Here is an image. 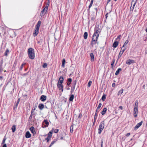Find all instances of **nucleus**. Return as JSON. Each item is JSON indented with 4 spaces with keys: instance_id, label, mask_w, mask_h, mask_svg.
<instances>
[{
    "instance_id": "cd10ccee",
    "label": "nucleus",
    "mask_w": 147,
    "mask_h": 147,
    "mask_svg": "<svg viewBox=\"0 0 147 147\" xmlns=\"http://www.w3.org/2000/svg\"><path fill=\"white\" fill-rule=\"evenodd\" d=\"M128 42H129L128 40H126L125 41V43H124L122 47H121L122 49H123V48L125 46L127 45V43H128Z\"/></svg>"
},
{
    "instance_id": "338daca9",
    "label": "nucleus",
    "mask_w": 147,
    "mask_h": 147,
    "mask_svg": "<svg viewBox=\"0 0 147 147\" xmlns=\"http://www.w3.org/2000/svg\"><path fill=\"white\" fill-rule=\"evenodd\" d=\"M3 78V77L2 76H0V79L1 80Z\"/></svg>"
},
{
    "instance_id": "052dcab7",
    "label": "nucleus",
    "mask_w": 147,
    "mask_h": 147,
    "mask_svg": "<svg viewBox=\"0 0 147 147\" xmlns=\"http://www.w3.org/2000/svg\"><path fill=\"white\" fill-rule=\"evenodd\" d=\"M98 111L97 110H96L95 113H96L97 114H98Z\"/></svg>"
},
{
    "instance_id": "6e6552de",
    "label": "nucleus",
    "mask_w": 147,
    "mask_h": 147,
    "mask_svg": "<svg viewBox=\"0 0 147 147\" xmlns=\"http://www.w3.org/2000/svg\"><path fill=\"white\" fill-rule=\"evenodd\" d=\"M57 86L58 88L59 89V90H61V92H62L63 91V84H60L57 83Z\"/></svg>"
},
{
    "instance_id": "423d86ee",
    "label": "nucleus",
    "mask_w": 147,
    "mask_h": 147,
    "mask_svg": "<svg viewBox=\"0 0 147 147\" xmlns=\"http://www.w3.org/2000/svg\"><path fill=\"white\" fill-rule=\"evenodd\" d=\"M49 125V123L48 121L47 120H45L42 123V126L43 128H45L47 127Z\"/></svg>"
},
{
    "instance_id": "aec40b11",
    "label": "nucleus",
    "mask_w": 147,
    "mask_h": 147,
    "mask_svg": "<svg viewBox=\"0 0 147 147\" xmlns=\"http://www.w3.org/2000/svg\"><path fill=\"white\" fill-rule=\"evenodd\" d=\"M20 98H19L18 99V101H17V103H16V105L15 106H14L13 107V109L14 110H15L16 109L17 107L18 106L19 104V103L20 102Z\"/></svg>"
},
{
    "instance_id": "680f3d73",
    "label": "nucleus",
    "mask_w": 147,
    "mask_h": 147,
    "mask_svg": "<svg viewBox=\"0 0 147 147\" xmlns=\"http://www.w3.org/2000/svg\"><path fill=\"white\" fill-rule=\"evenodd\" d=\"M101 144L103 145V140H101Z\"/></svg>"
},
{
    "instance_id": "c756f323",
    "label": "nucleus",
    "mask_w": 147,
    "mask_h": 147,
    "mask_svg": "<svg viewBox=\"0 0 147 147\" xmlns=\"http://www.w3.org/2000/svg\"><path fill=\"white\" fill-rule=\"evenodd\" d=\"M115 59H113L111 63V68L113 69V65L114 63L115 62Z\"/></svg>"
},
{
    "instance_id": "2eb2a0df",
    "label": "nucleus",
    "mask_w": 147,
    "mask_h": 147,
    "mask_svg": "<svg viewBox=\"0 0 147 147\" xmlns=\"http://www.w3.org/2000/svg\"><path fill=\"white\" fill-rule=\"evenodd\" d=\"M25 136L26 138H29L31 137V134L29 131L26 132Z\"/></svg>"
},
{
    "instance_id": "5701e85b",
    "label": "nucleus",
    "mask_w": 147,
    "mask_h": 147,
    "mask_svg": "<svg viewBox=\"0 0 147 147\" xmlns=\"http://www.w3.org/2000/svg\"><path fill=\"white\" fill-rule=\"evenodd\" d=\"M137 0L136 1H135L134 0H132L131 1V5L133 7H134V6L135 5L136 3Z\"/></svg>"
},
{
    "instance_id": "c85d7f7f",
    "label": "nucleus",
    "mask_w": 147,
    "mask_h": 147,
    "mask_svg": "<svg viewBox=\"0 0 147 147\" xmlns=\"http://www.w3.org/2000/svg\"><path fill=\"white\" fill-rule=\"evenodd\" d=\"M88 36V33L85 32L84 33V38L85 39H86L87 38Z\"/></svg>"
},
{
    "instance_id": "a19ab883",
    "label": "nucleus",
    "mask_w": 147,
    "mask_h": 147,
    "mask_svg": "<svg viewBox=\"0 0 147 147\" xmlns=\"http://www.w3.org/2000/svg\"><path fill=\"white\" fill-rule=\"evenodd\" d=\"M92 83V82L91 81H89L88 83V86L90 87V86L91 84Z\"/></svg>"
},
{
    "instance_id": "58836bf2",
    "label": "nucleus",
    "mask_w": 147,
    "mask_h": 147,
    "mask_svg": "<svg viewBox=\"0 0 147 147\" xmlns=\"http://www.w3.org/2000/svg\"><path fill=\"white\" fill-rule=\"evenodd\" d=\"M134 9V7H133L131 5L130 8V11H132Z\"/></svg>"
},
{
    "instance_id": "72a5a7b5",
    "label": "nucleus",
    "mask_w": 147,
    "mask_h": 147,
    "mask_svg": "<svg viewBox=\"0 0 147 147\" xmlns=\"http://www.w3.org/2000/svg\"><path fill=\"white\" fill-rule=\"evenodd\" d=\"M106 94H103L102 96L101 99L103 101H104L106 98Z\"/></svg>"
},
{
    "instance_id": "20e7f679",
    "label": "nucleus",
    "mask_w": 147,
    "mask_h": 147,
    "mask_svg": "<svg viewBox=\"0 0 147 147\" xmlns=\"http://www.w3.org/2000/svg\"><path fill=\"white\" fill-rule=\"evenodd\" d=\"M105 127V121H103L100 123L98 129V134H100L102 131Z\"/></svg>"
},
{
    "instance_id": "ddd939ff",
    "label": "nucleus",
    "mask_w": 147,
    "mask_h": 147,
    "mask_svg": "<svg viewBox=\"0 0 147 147\" xmlns=\"http://www.w3.org/2000/svg\"><path fill=\"white\" fill-rule=\"evenodd\" d=\"M30 130L31 132L33 134V135H34L36 134V132L35 131L34 128L32 127L30 128Z\"/></svg>"
},
{
    "instance_id": "864d4df0",
    "label": "nucleus",
    "mask_w": 147,
    "mask_h": 147,
    "mask_svg": "<svg viewBox=\"0 0 147 147\" xmlns=\"http://www.w3.org/2000/svg\"><path fill=\"white\" fill-rule=\"evenodd\" d=\"M119 108L121 110H122L123 109V107L122 106H120L119 107Z\"/></svg>"
},
{
    "instance_id": "9b49d317",
    "label": "nucleus",
    "mask_w": 147,
    "mask_h": 147,
    "mask_svg": "<svg viewBox=\"0 0 147 147\" xmlns=\"http://www.w3.org/2000/svg\"><path fill=\"white\" fill-rule=\"evenodd\" d=\"M52 134V133L51 131H50L49 133L47 138H46V140H47V142H49V140L51 137Z\"/></svg>"
},
{
    "instance_id": "dca6fc26",
    "label": "nucleus",
    "mask_w": 147,
    "mask_h": 147,
    "mask_svg": "<svg viewBox=\"0 0 147 147\" xmlns=\"http://www.w3.org/2000/svg\"><path fill=\"white\" fill-rule=\"evenodd\" d=\"M47 98V96L45 95H42L41 96L40 99L42 101H44Z\"/></svg>"
},
{
    "instance_id": "6ab92c4d",
    "label": "nucleus",
    "mask_w": 147,
    "mask_h": 147,
    "mask_svg": "<svg viewBox=\"0 0 147 147\" xmlns=\"http://www.w3.org/2000/svg\"><path fill=\"white\" fill-rule=\"evenodd\" d=\"M90 56L91 58V60L92 61H94V56L92 53L90 54Z\"/></svg>"
},
{
    "instance_id": "0eeeda50",
    "label": "nucleus",
    "mask_w": 147,
    "mask_h": 147,
    "mask_svg": "<svg viewBox=\"0 0 147 147\" xmlns=\"http://www.w3.org/2000/svg\"><path fill=\"white\" fill-rule=\"evenodd\" d=\"M125 48H124L123 49H122V48H121V50L118 55V57L117 58V61L121 57L122 55L123 54V53L124 52V51H125Z\"/></svg>"
},
{
    "instance_id": "f704fd0d",
    "label": "nucleus",
    "mask_w": 147,
    "mask_h": 147,
    "mask_svg": "<svg viewBox=\"0 0 147 147\" xmlns=\"http://www.w3.org/2000/svg\"><path fill=\"white\" fill-rule=\"evenodd\" d=\"M74 126L73 125L70 126V132L71 133H72L73 131Z\"/></svg>"
},
{
    "instance_id": "4468645a",
    "label": "nucleus",
    "mask_w": 147,
    "mask_h": 147,
    "mask_svg": "<svg viewBox=\"0 0 147 147\" xmlns=\"http://www.w3.org/2000/svg\"><path fill=\"white\" fill-rule=\"evenodd\" d=\"M64 80L63 78V76H61L59 78V80L58 82V83L62 84Z\"/></svg>"
},
{
    "instance_id": "49530a36",
    "label": "nucleus",
    "mask_w": 147,
    "mask_h": 147,
    "mask_svg": "<svg viewBox=\"0 0 147 147\" xmlns=\"http://www.w3.org/2000/svg\"><path fill=\"white\" fill-rule=\"evenodd\" d=\"M61 136L60 135H57V140H59V139L60 138V137H61Z\"/></svg>"
},
{
    "instance_id": "09e8293b",
    "label": "nucleus",
    "mask_w": 147,
    "mask_h": 147,
    "mask_svg": "<svg viewBox=\"0 0 147 147\" xmlns=\"http://www.w3.org/2000/svg\"><path fill=\"white\" fill-rule=\"evenodd\" d=\"M130 135V133H128L126 134L125 136L127 137L129 136Z\"/></svg>"
},
{
    "instance_id": "7ed1b4c3",
    "label": "nucleus",
    "mask_w": 147,
    "mask_h": 147,
    "mask_svg": "<svg viewBox=\"0 0 147 147\" xmlns=\"http://www.w3.org/2000/svg\"><path fill=\"white\" fill-rule=\"evenodd\" d=\"M41 21H39L38 22L35 27V29L33 33V35L34 36H36L39 32V30L41 24Z\"/></svg>"
},
{
    "instance_id": "4d7b16f0",
    "label": "nucleus",
    "mask_w": 147,
    "mask_h": 147,
    "mask_svg": "<svg viewBox=\"0 0 147 147\" xmlns=\"http://www.w3.org/2000/svg\"><path fill=\"white\" fill-rule=\"evenodd\" d=\"M63 139V137L62 136H61V137H60V138L59 139V140H62Z\"/></svg>"
},
{
    "instance_id": "69168bd1",
    "label": "nucleus",
    "mask_w": 147,
    "mask_h": 147,
    "mask_svg": "<svg viewBox=\"0 0 147 147\" xmlns=\"http://www.w3.org/2000/svg\"><path fill=\"white\" fill-rule=\"evenodd\" d=\"M100 108H98V107L97 108L96 110H98Z\"/></svg>"
},
{
    "instance_id": "f8f14e48",
    "label": "nucleus",
    "mask_w": 147,
    "mask_h": 147,
    "mask_svg": "<svg viewBox=\"0 0 147 147\" xmlns=\"http://www.w3.org/2000/svg\"><path fill=\"white\" fill-rule=\"evenodd\" d=\"M135 62L134 60H131V59H128L126 61V64H128L129 65H130L131 64L133 63H134Z\"/></svg>"
},
{
    "instance_id": "3c124183",
    "label": "nucleus",
    "mask_w": 147,
    "mask_h": 147,
    "mask_svg": "<svg viewBox=\"0 0 147 147\" xmlns=\"http://www.w3.org/2000/svg\"><path fill=\"white\" fill-rule=\"evenodd\" d=\"M65 88L67 90L70 89V88L67 86H66Z\"/></svg>"
},
{
    "instance_id": "c9c22d12",
    "label": "nucleus",
    "mask_w": 147,
    "mask_h": 147,
    "mask_svg": "<svg viewBox=\"0 0 147 147\" xmlns=\"http://www.w3.org/2000/svg\"><path fill=\"white\" fill-rule=\"evenodd\" d=\"M9 51L8 49H7L6 50L4 54V55L5 56H7L8 55V54L9 53Z\"/></svg>"
},
{
    "instance_id": "a18cd8bd",
    "label": "nucleus",
    "mask_w": 147,
    "mask_h": 147,
    "mask_svg": "<svg viewBox=\"0 0 147 147\" xmlns=\"http://www.w3.org/2000/svg\"><path fill=\"white\" fill-rule=\"evenodd\" d=\"M6 140V138H4V139H3L2 141V144H4L5 142V140Z\"/></svg>"
},
{
    "instance_id": "13d9d810",
    "label": "nucleus",
    "mask_w": 147,
    "mask_h": 147,
    "mask_svg": "<svg viewBox=\"0 0 147 147\" xmlns=\"http://www.w3.org/2000/svg\"><path fill=\"white\" fill-rule=\"evenodd\" d=\"M2 147H7V145H6V144H4L3 146Z\"/></svg>"
},
{
    "instance_id": "412c9836",
    "label": "nucleus",
    "mask_w": 147,
    "mask_h": 147,
    "mask_svg": "<svg viewBox=\"0 0 147 147\" xmlns=\"http://www.w3.org/2000/svg\"><path fill=\"white\" fill-rule=\"evenodd\" d=\"M107 111V109L106 108H103V110L101 112V114L102 115H105Z\"/></svg>"
},
{
    "instance_id": "f257e3e1",
    "label": "nucleus",
    "mask_w": 147,
    "mask_h": 147,
    "mask_svg": "<svg viewBox=\"0 0 147 147\" xmlns=\"http://www.w3.org/2000/svg\"><path fill=\"white\" fill-rule=\"evenodd\" d=\"M99 31L98 30L95 29L94 33L93 35L91 44H95L99 36Z\"/></svg>"
},
{
    "instance_id": "c03bdc74",
    "label": "nucleus",
    "mask_w": 147,
    "mask_h": 147,
    "mask_svg": "<svg viewBox=\"0 0 147 147\" xmlns=\"http://www.w3.org/2000/svg\"><path fill=\"white\" fill-rule=\"evenodd\" d=\"M55 141H53L51 143V144H50V146H49V147H50L53 144H54V143H55Z\"/></svg>"
},
{
    "instance_id": "39448f33",
    "label": "nucleus",
    "mask_w": 147,
    "mask_h": 147,
    "mask_svg": "<svg viewBox=\"0 0 147 147\" xmlns=\"http://www.w3.org/2000/svg\"><path fill=\"white\" fill-rule=\"evenodd\" d=\"M48 6H47L42 9L40 13V16H43L46 13L48 9Z\"/></svg>"
},
{
    "instance_id": "2f4dec72",
    "label": "nucleus",
    "mask_w": 147,
    "mask_h": 147,
    "mask_svg": "<svg viewBox=\"0 0 147 147\" xmlns=\"http://www.w3.org/2000/svg\"><path fill=\"white\" fill-rule=\"evenodd\" d=\"M138 101L137 100H136L135 102V103L134 108H138Z\"/></svg>"
},
{
    "instance_id": "774afa93",
    "label": "nucleus",
    "mask_w": 147,
    "mask_h": 147,
    "mask_svg": "<svg viewBox=\"0 0 147 147\" xmlns=\"http://www.w3.org/2000/svg\"><path fill=\"white\" fill-rule=\"evenodd\" d=\"M94 20V18L93 17H92V18H91V20Z\"/></svg>"
},
{
    "instance_id": "0e129e2a",
    "label": "nucleus",
    "mask_w": 147,
    "mask_h": 147,
    "mask_svg": "<svg viewBox=\"0 0 147 147\" xmlns=\"http://www.w3.org/2000/svg\"><path fill=\"white\" fill-rule=\"evenodd\" d=\"M74 92V91H73L71 89V93H72V92Z\"/></svg>"
},
{
    "instance_id": "393cba45",
    "label": "nucleus",
    "mask_w": 147,
    "mask_h": 147,
    "mask_svg": "<svg viewBox=\"0 0 147 147\" xmlns=\"http://www.w3.org/2000/svg\"><path fill=\"white\" fill-rule=\"evenodd\" d=\"M74 95L73 94H72L70 96V97L69 98V100L70 101H73L74 98Z\"/></svg>"
},
{
    "instance_id": "de8ad7c7",
    "label": "nucleus",
    "mask_w": 147,
    "mask_h": 147,
    "mask_svg": "<svg viewBox=\"0 0 147 147\" xmlns=\"http://www.w3.org/2000/svg\"><path fill=\"white\" fill-rule=\"evenodd\" d=\"M76 81H75L73 82V85H74L75 86L76 85Z\"/></svg>"
},
{
    "instance_id": "bf43d9fd",
    "label": "nucleus",
    "mask_w": 147,
    "mask_h": 147,
    "mask_svg": "<svg viewBox=\"0 0 147 147\" xmlns=\"http://www.w3.org/2000/svg\"><path fill=\"white\" fill-rule=\"evenodd\" d=\"M59 131V129H56V133H57Z\"/></svg>"
},
{
    "instance_id": "37998d69",
    "label": "nucleus",
    "mask_w": 147,
    "mask_h": 147,
    "mask_svg": "<svg viewBox=\"0 0 147 147\" xmlns=\"http://www.w3.org/2000/svg\"><path fill=\"white\" fill-rule=\"evenodd\" d=\"M121 37V35H119L118 36L117 38L116 39V40H117L118 39H119V40L120 39V37Z\"/></svg>"
},
{
    "instance_id": "ea45409f",
    "label": "nucleus",
    "mask_w": 147,
    "mask_h": 147,
    "mask_svg": "<svg viewBox=\"0 0 147 147\" xmlns=\"http://www.w3.org/2000/svg\"><path fill=\"white\" fill-rule=\"evenodd\" d=\"M75 86L74 85H72V87L71 89L73 91H74L75 88Z\"/></svg>"
},
{
    "instance_id": "4c0bfd02",
    "label": "nucleus",
    "mask_w": 147,
    "mask_h": 147,
    "mask_svg": "<svg viewBox=\"0 0 147 147\" xmlns=\"http://www.w3.org/2000/svg\"><path fill=\"white\" fill-rule=\"evenodd\" d=\"M25 64H26V63H23L21 65L20 67V70H21L22 69L23 66Z\"/></svg>"
},
{
    "instance_id": "5fc2aeb1",
    "label": "nucleus",
    "mask_w": 147,
    "mask_h": 147,
    "mask_svg": "<svg viewBox=\"0 0 147 147\" xmlns=\"http://www.w3.org/2000/svg\"><path fill=\"white\" fill-rule=\"evenodd\" d=\"M108 13H107L106 14V15H105V16H106V18H107V17H108Z\"/></svg>"
},
{
    "instance_id": "b1692460",
    "label": "nucleus",
    "mask_w": 147,
    "mask_h": 147,
    "mask_svg": "<svg viewBox=\"0 0 147 147\" xmlns=\"http://www.w3.org/2000/svg\"><path fill=\"white\" fill-rule=\"evenodd\" d=\"M121 70L122 69L121 68L118 69L115 73V75L116 76L117 75L119 74V71H121Z\"/></svg>"
},
{
    "instance_id": "8fccbe9b",
    "label": "nucleus",
    "mask_w": 147,
    "mask_h": 147,
    "mask_svg": "<svg viewBox=\"0 0 147 147\" xmlns=\"http://www.w3.org/2000/svg\"><path fill=\"white\" fill-rule=\"evenodd\" d=\"M101 106H102V104H101V103H100L99 104V105H98V108H100V107H101Z\"/></svg>"
},
{
    "instance_id": "7c9ffc66",
    "label": "nucleus",
    "mask_w": 147,
    "mask_h": 147,
    "mask_svg": "<svg viewBox=\"0 0 147 147\" xmlns=\"http://www.w3.org/2000/svg\"><path fill=\"white\" fill-rule=\"evenodd\" d=\"M94 0H91V2H90V4L89 6V9H88V10L89 11L90 9V7H92V4L93 3Z\"/></svg>"
},
{
    "instance_id": "79ce46f5",
    "label": "nucleus",
    "mask_w": 147,
    "mask_h": 147,
    "mask_svg": "<svg viewBox=\"0 0 147 147\" xmlns=\"http://www.w3.org/2000/svg\"><path fill=\"white\" fill-rule=\"evenodd\" d=\"M47 66V64L46 63H44L43 65V67L45 68H46Z\"/></svg>"
},
{
    "instance_id": "f03ea898",
    "label": "nucleus",
    "mask_w": 147,
    "mask_h": 147,
    "mask_svg": "<svg viewBox=\"0 0 147 147\" xmlns=\"http://www.w3.org/2000/svg\"><path fill=\"white\" fill-rule=\"evenodd\" d=\"M28 57L30 59H33L35 57L34 50L32 48H29L28 51Z\"/></svg>"
},
{
    "instance_id": "473e14b6",
    "label": "nucleus",
    "mask_w": 147,
    "mask_h": 147,
    "mask_svg": "<svg viewBox=\"0 0 147 147\" xmlns=\"http://www.w3.org/2000/svg\"><path fill=\"white\" fill-rule=\"evenodd\" d=\"M123 92V88H121V90L119 91L118 93V95H119V94H122Z\"/></svg>"
},
{
    "instance_id": "bb28decb",
    "label": "nucleus",
    "mask_w": 147,
    "mask_h": 147,
    "mask_svg": "<svg viewBox=\"0 0 147 147\" xmlns=\"http://www.w3.org/2000/svg\"><path fill=\"white\" fill-rule=\"evenodd\" d=\"M65 59H63L62 61V64L61 67H64L65 66Z\"/></svg>"
},
{
    "instance_id": "e2e57ef3",
    "label": "nucleus",
    "mask_w": 147,
    "mask_h": 147,
    "mask_svg": "<svg viewBox=\"0 0 147 147\" xmlns=\"http://www.w3.org/2000/svg\"><path fill=\"white\" fill-rule=\"evenodd\" d=\"M111 0H108V1H107V4H108V3L110 2Z\"/></svg>"
},
{
    "instance_id": "1a4fd4ad",
    "label": "nucleus",
    "mask_w": 147,
    "mask_h": 147,
    "mask_svg": "<svg viewBox=\"0 0 147 147\" xmlns=\"http://www.w3.org/2000/svg\"><path fill=\"white\" fill-rule=\"evenodd\" d=\"M138 113V108H134V115L135 117H137Z\"/></svg>"
},
{
    "instance_id": "6e6d98bb",
    "label": "nucleus",
    "mask_w": 147,
    "mask_h": 147,
    "mask_svg": "<svg viewBox=\"0 0 147 147\" xmlns=\"http://www.w3.org/2000/svg\"><path fill=\"white\" fill-rule=\"evenodd\" d=\"M96 121V120H94V122H93V125H95Z\"/></svg>"
},
{
    "instance_id": "4be33fe9",
    "label": "nucleus",
    "mask_w": 147,
    "mask_h": 147,
    "mask_svg": "<svg viewBox=\"0 0 147 147\" xmlns=\"http://www.w3.org/2000/svg\"><path fill=\"white\" fill-rule=\"evenodd\" d=\"M38 107L40 109L42 110L44 108V106L43 104H40Z\"/></svg>"
},
{
    "instance_id": "f3484780",
    "label": "nucleus",
    "mask_w": 147,
    "mask_h": 147,
    "mask_svg": "<svg viewBox=\"0 0 147 147\" xmlns=\"http://www.w3.org/2000/svg\"><path fill=\"white\" fill-rule=\"evenodd\" d=\"M119 43L118 41H115L113 44V47L115 48H116L118 45Z\"/></svg>"
},
{
    "instance_id": "a878e982",
    "label": "nucleus",
    "mask_w": 147,
    "mask_h": 147,
    "mask_svg": "<svg viewBox=\"0 0 147 147\" xmlns=\"http://www.w3.org/2000/svg\"><path fill=\"white\" fill-rule=\"evenodd\" d=\"M11 129L12 130V131L13 132H14L16 131V125H13L12 127H11Z\"/></svg>"
},
{
    "instance_id": "603ef678",
    "label": "nucleus",
    "mask_w": 147,
    "mask_h": 147,
    "mask_svg": "<svg viewBox=\"0 0 147 147\" xmlns=\"http://www.w3.org/2000/svg\"><path fill=\"white\" fill-rule=\"evenodd\" d=\"M115 84L114 83H113L112 84V87H115Z\"/></svg>"
},
{
    "instance_id": "a211bd4d",
    "label": "nucleus",
    "mask_w": 147,
    "mask_h": 147,
    "mask_svg": "<svg viewBox=\"0 0 147 147\" xmlns=\"http://www.w3.org/2000/svg\"><path fill=\"white\" fill-rule=\"evenodd\" d=\"M71 82L72 79L71 78H68L67 81V85L68 86H69L70 84H71Z\"/></svg>"
},
{
    "instance_id": "e433bc0d",
    "label": "nucleus",
    "mask_w": 147,
    "mask_h": 147,
    "mask_svg": "<svg viewBox=\"0 0 147 147\" xmlns=\"http://www.w3.org/2000/svg\"><path fill=\"white\" fill-rule=\"evenodd\" d=\"M98 115V114H97L96 113H95L94 116V120H96Z\"/></svg>"
},
{
    "instance_id": "9d476101",
    "label": "nucleus",
    "mask_w": 147,
    "mask_h": 147,
    "mask_svg": "<svg viewBox=\"0 0 147 147\" xmlns=\"http://www.w3.org/2000/svg\"><path fill=\"white\" fill-rule=\"evenodd\" d=\"M143 123V121H142L138 123L135 126L134 129H137L138 128L142 125Z\"/></svg>"
}]
</instances>
